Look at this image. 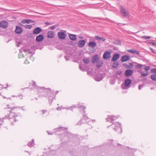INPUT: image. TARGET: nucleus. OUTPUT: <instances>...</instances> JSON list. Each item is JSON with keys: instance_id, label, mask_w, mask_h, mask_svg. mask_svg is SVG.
Instances as JSON below:
<instances>
[{"instance_id": "obj_37", "label": "nucleus", "mask_w": 156, "mask_h": 156, "mask_svg": "<svg viewBox=\"0 0 156 156\" xmlns=\"http://www.w3.org/2000/svg\"><path fill=\"white\" fill-rule=\"evenodd\" d=\"M32 26L31 25H26L25 26L26 28L28 29H30L32 27Z\"/></svg>"}, {"instance_id": "obj_59", "label": "nucleus", "mask_w": 156, "mask_h": 156, "mask_svg": "<svg viewBox=\"0 0 156 156\" xmlns=\"http://www.w3.org/2000/svg\"><path fill=\"white\" fill-rule=\"evenodd\" d=\"M113 49L114 50H117V49H116V47H114L113 48Z\"/></svg>"}, {"instance_id": "obj_6", "label": "nucleus", "mask_w": 156, "mask_h": 156, "mask_svg": "<svg viewBox=\"0 0 156 156\" xmlns=\"http://www.w3.org/2000/svg\"><path fill=\"white\" fill-rule=\"evenodd\" d=\"M111 52L109 51H105L103 55V58L104 59H107L110 58Z\"/></svg>"}, {"instance_id": "obj_47", "label": "nucleus", "mask_w": 156, "mask_h": 156, "mask_svg": "<svg viewBox=\"0 0 156 156\" xmlns=\"http://www.w3.org/2000/svg\"><path fill=\"white\" fill-rule=\"evenodd\" d=\"M26 19H24L21 21V23L23 24H25L26 23Z\"/></svg>"}, {"instance_id": "obj_53", "label": "nucleus", "mask_w": 156, "mask_h": 156, "mask_svg": "<svg viewBox=\"0 0 156 156\" xmlns=\"http://www.w3.org/2000/svg\"><path fill=\"white\" fill-rule=\"evenodd\" d=\"M42 114H44L46 112H47V110H43L42 111Z\"/></svg>"}, {"instance_id": "obj_48", "label": "nucleus", "mask_w": 156, "mask_h": 156, "mask_svg": "<svg viewBox=\"0 0 156 156\" xmlns=\"http://www.w3.org/2000/svg\"><path fill=\"white\" fill-rule=\"evenodd\" d=\"M144 87V85H140L139 86V87H138V89L139 90H140L141 89V88L142 87Z\"/></svg>"}, {"instance_id": "obj_40", "label": "nucleus", "mask_w": 156, "mask_h": 156, "mask_svg": "<svg viewBox=\"0 0 156 156\" xmlns=\"http://www.w3.org/2000/svg\"><path fill=\"white\" fill-rule=\"evenodd\" d=\"M64 58L66 59V60L68 61L69 60L70 58V56L67 55H65L64 56Z\"/></svg>"}, {"instance_id": "obj_39", "label": "nucleus", "mask_w": 156, "mask_h": 156, "mask_svg": "<svg viewBox=\"0 0 156 156\" xmlns=\"http://www.w3.org/2000/svg\"><path fill=\"white\" fill-rule=\"evenodd\" d=\"M152 37L150 36H143L141 37V38H144L145 39H150Z\"/></svg>"}, {"instance_id": "obj_19", "label": "nucleus", "mask_w": 156, "mask_h": 156, "mask_svg": "<svg viewBox=\"0 0 156 156\" xmlns=\"http://www.w3.org/2000/svg\"><path fill=\"white\" fill-rule=\"evenodd\" d=\"M68 37L70 39L73 41H76L77 39L76 36L75 34H69Z\"/></svg>"}, {"instance_id": "obj_20", "label": "nucleus", "mask_w": 156, "mask_h": 156, "mask_svg": "<svg viewBox=\"0 0 156 156\" xmlns=\"http://www.w3.org/2000/svg\"><path fill=\"white\" fill-rule=\"evenodd\" d=\"M99 61L98 55L97 54L94 56L92 58V61L93 63H96Z\"/></svg>"}, {"instance_id": "obj_56", "label": "nucleus", "mask_w": 156, "mask_h": 156, "mask_svg": "<svg viewBox=\"0 0 156 156\" xmlns=\"http://www.w3.org/2000/svg\"><path fill=\"white\" fill-rule=\"evenodd\" d=\"M73 107V108H74V105L73 106L71 107H70L69 108V109L71 110L72 111V108Z\"/></svg>"}, {"instance_id": "obj_43", "label": "nucleus", "mask_w": 156, "mask_h": 156, "mask_svg": "<svg viewBox=\"0 0 156 156\" xmlns=\"http://www.w3.org/2000/svg\"><path fill=\"white\" fill-rule=\"evenodd\" d=\"M150 68V67L149 66H146L144 68V69L146 71H147L148 70H149Z\"/></svg>"}, {"instance_id": "obj_44", "label": "nucleus", "mask_w": 156, "mask_h": 156, "mask_svg": "<svg viewBox=\"0 0 156 156\" xmlns=\"http://www.w3.org/2000/svg\"><path fill=\"white\" fill-rule=\"evenodd\" d=\"M140 51H138L134 50V53L136 54L137 55H139L140 54Z\"/></svg>"}, {"instance_id": "obj_34", "label": "nucleus", "mask_w": 156, "mask_h": 156, "mask_svg": "<svg viewBox=\"0 0 156 156\" xmlns=\"http://www.w3.org/2000/svg\"><path fill=\"white\" fill-rule=\"evenodd\" d=\"M143 65L140 64H137V65L136 66V68L138 69H140L142 68Z\"/></svg>"}, {"instance_id": "obj_7", "label": "nucleus", "mask_w": 156, "mask_h": 156, "mask_svg": "<svg viewBox=\"0 0 156 156\" xmlns=\"http://www.w3.org/2000/svg\"><path fill=\"white\" fill-rule=\"evenodd\" d=\"M23 31L22 28L18 26H16V28L15 30V32L17 34H21Z\"/></svg>"}, {"instance_id": "obj_29", "label": "nucleus", "mask_w": 156, "mask_h": 156, "mask_svg": "<svg viewBox=\"0 0 156 156\" xmlns=\"http://www.w3.org/2000/svg\"><path fill=\"white\" fill-rule=\"evenodd\" d=\"M151 79L154 81H156V74H152L151 75Z\"/></svg>"}, {"instance_id": "obj_55", "label": "nucleus", "mask_w": 156, "mask_h": 156, "mask_svg": "<svg viewBox=\"0 0 156 156\" xmlns=\"http://www.w3.org/2000/svg\"><path fill=\"white\" fill-rule=\"evenodd\" d=\"M45 24L46 25H50L51 24L50 23L48 22H46L45 23Z\"/></svg>"}, {"instance_id": "obj_31", "label": "nucleus", "mask_w": 156, "mask_h": 156, "mask_svg": "<svg viewBox=\"0 0 156 156\" xmlns=\"http://www.w3.org/2000/svg\"><path fill=\"white\" fill-rule=\"evenodd\" d=\"M119 65V63L118 62H116L113 64L112 67L116 69Z\"/></svg>"}, {"instance_id": "obj_46", "label": "nucleus", "mask_w": 156, "mask_h": 156, "mask_svg": "<svg viewBox=\"0 0 156 156\" xmlns=\"http://www.w3.org/2000/svg\"><path fill=\"white\" fill-rule=\"evenodd\" d=\"M122 73V72L121 71H118L116 72V74L118 75H121Z\"/></svg>"}, {"instance_id": "obj_14", "label": "nucleus", "mask_w": 156, "mask_h": 156, "mask_svg": "<svg viewBox=\"0 0 156 156\" xmlns=\"http://www.w3.org/2000/svg\"><path fill=\"white\" fill-rule=\"evenodd\" d=\"M133 73V71L132 70L129 69L126 70L125 73V76H131Z\"/></svg>"}, {"instance_id": "obj_16", "label": "nucleus", "mask_w": 156, "mask_h": 156, "mask_svg": "<svg viewBox=\"0 0 156 156\" xmlns=\"http://www.w3.org/2000/svg\"><path fill=\"white\" fill-rule=\"evenodd\" d=\"M130 56L127 55L122 56L121 58V61L122 62H127L129 59Z\"/></svg>"}, {"instance_id": "obj_58", "label": "nucleus", "mask_w": 156, "mask_h": 156, "mask_svg": "<svg viewBox=\"0 0 156 156\" xmlns=\"http://www.w3.org/2000/svg\"><path fill=\"white\" fill-rule=\"evenodd\" d=\"M23 51H24L25 52L26 51H27V50L25 49L24 48H23Z\"/></svg>"}, {"instance_id": "obj_17", "label": "nucleus", "mask_w": 156, "mask_h": 156, "mask_svg": "<svg viewBox=\"0 0 156 156\" xmlns=\"http://www.w3.org/2000/svg\"><path fill=\"white\" fill-rule=\"evenodd\" d=\"M97 44L95 41H90L88 44V46L89 47L94 48L96 46Z\"/></svg>"}, {"instance_id": "obj_24", "label": "nucleus", "mask_w": 156, "mask_h": 156, "mask_svg": "<svg viewBox=\"0 0 156 156\" xmlns=\"http://www.w3.org/2000/svg\"><path fill=\"white\" fill-rule=\"evenodd\" d=\"M65 129V128L63 127H59L54 129L56 132H61L63 131Z\"/></svg>"}, {"instance_id": "obj_28", "label": "nucleus", "mask_w": 156, "mask_h": 156, "mask_svg": "<svg viewBox=\"0 0 156 156\" xmlns=\"http://www.w3.org/2000/svg\"><path fill=\"white\" fill-rule=\"evenodd\" d=\"M83 65H80L79 66V69L80 70L83 71H86V68Z\"/></svg>"}, {"instance_id": "obj_33", "label": "nucleus", "mask_w": 156, "mask_h": 156, "mask_svg": "<svg viewBox=\"0 0 156 156\" xmlns=\"http://www.w3.org/2000/svg\"><path fill=\"white\" fill-rule=\"evenodd\" d=\"M140 74L143 76H146L148 75V71H147V73H144L142 71L140 73Z\"/></svg>"}, {"instance_id": "obj_22", "label": "nucleus", "mask_w": 156, "mask_h": 156, "mask_svg": "<svg viewBox=\"0 0 156 156\" xmlns=\"http://www.w3.org/2000/svg\"><path fill=\"white\" fill-rule=\"evenodd\" d=\"M94 39L97 40L99 41H104L105 40V39L104 38L100 37L98 36H95L94 37Z\"/></svg>"}, {"instance_id": "obj_13", "label": "nucleus", "mask_w": 156, "mask_h": 156, "mask_svg": "<svg viewBox=\"0 0 156 156\" xmlns=\"http://www.w3.org/2000/svg\"><path fill=\"white\" fill-rule=\"evenodd\" d=\"M8 24V22L5 21H2L0 22V27L2 28H5L7 27Z\"/></svg>"}, {"instance_id": "obj_52", "label": "nucleus", "mask_w": 156, "mask_h": 156, "mask_svg": "<svg viewBox=\"0 0 156 156\" xmlns=\"http://www.w3.org/2000/svg\"><path fill=\"white\" fill-rule=\"evenodd\" d=\"M47 132L48 135H52L54 133V132L53 133H50L49 131H47Z\"/></svg>"}, {"instance_id": "obj_38", "label": "nucleus", "mask_w": 156, "mask_h": 156, "mask_svg": "<svg viewBox=\"0 0 156 156\" xmlns=\"http://www.w3.org/2000/svg\"><path fill=\"white\" fill-rule=\"evenodd\" d=\"M26 23L27 24L30 23H34V21L30 20L29 19H26Z\"/></svg>"}, {"instance_id": "obj_42", "label": "nucleus", "mask_w": 156, "mask_h": 156, "mask_svg": "<svg viewBox=\"0 0 156 156\" xmlns=\"http://www.w3.org/2000/svg\"><path fill=\"white\" fill-rule=\"evenodd\" d=\"M151 73H153L156 74V69H153L151 70Z\"/></svg>"}, {"instance_id": "obj_63", "label": "nucleus", "mask_w": 156, "mask_h": 156, "mask_svg": "<svg viewBox=\"0 0 156 156\" xmlns=\"http://www.w3.org/2000/svg\"><path fill=\"white\" fill-rule=\"evenodd\" d=\"M20 96H21V97H23V96L22 95H18L17 96V97H20Z\"/></svg>"}, {"instance_id": "obj_64", "label": "nucleus", "mask_w": 156, "mask_h": 156, "mask_svg": "<svg viewBox=\"0 0 156 156\" xmlns=\"http://www.w3.org/2000/svg\"><path fill=\"white\" fill-rule=\"evenodd\" d=\"M7 99H11V98H10V97L8 98Z\"/></svg>"}, {"instance_id": "obj_30", "label": "nucleus", "mask_w": 156, "mask_h": 156, "mask_svg": "<svg viewBox=\"0 0 156 156\" xmlns=\"http://www.w3.org/2000/svg\"><path fill=\"white\" fill-rule=\"evenodd\" d=\"M121 42L120 40H116L113 42V44L116 45H121Z\"/></svg>"}, {"instance_id": "obj_11", "label": "nucleus", "mask_w": 156, "mask_h": 156, "mask_svg": "<svg viewBox=\"0 0 156 156\" xmlns=\"http://www.w3.org/2000/svg\"><path fill=\"white\" fill-rule=\"evenodd\" d=\"M44 38L43 35L40 34L36 37V41L37 42H40L43 41Z\"/></svg>"}, {"instance_id": "obj_57", "label": "nucleus", "mask_w": 156, "mask_h": 156, "mask_svg": "<svg viewBox=\"0 0 156 156\" xmlns=\"http://www.w3.org/2000/svg\"><path fill=\"white\" fill-rule=\"evenodd\" d=\"M152 44L154 46H156V43H154L153 42Z\"/></svg>"}, {"instance_id": "obj_49", "label": "nucleus", "mask_w": 156, "mask_h": 156, "mask_svg": "<svg viewBox=\"0 0 156 156\" xmlns=\"http://www.w3.org/2000/svg\"><path fill=\"white\" fill-rule=\"evenodd\" d=\"M124 65L126 68H130L129 67H129V65L126 64H124Z\"/></svg>"}, {"instance_id": "obj_8", "label": "nucleus", "mask_w": 156, "mask_h": 156, "mask_svg": "<svg viewBox=\"0 0 156 156\" xmlns=\"http://www.w3.org/2000/svg\"><path fill=\"white\" fill-rule=\"evenodd\" d=\"M120 54L119 53H115L112 58V61L113 62H115L120 57Z\"/></svg>"}, {"instance_id": "obj_61", "label": "nucleus", "mask_w": 156, "mask_h": 156, "mask_svg": "<svg viewBox=\"0 0 156 156\" xmlns=\"http://www.w3.org/2000/svg\"><path fill=\"white\" fill-rule=\"evenodd\" d=\"M79 38L80 39H82L83 38V37L82 36H81V37H79Z\"/></svg>"}, {"instance_id": "obj_4", "label": "nucleus", "mask_w": 156, "mask_h": 156, "mask_svg": "<svg viewBox=\"0 0 156 156\" xmlns=\"http://www.w3.org/2000/svg\"><path fill=\"white\" fill-rule=\"evenodd\" d=\"M66 34L60 31L58 33V38L60 40H64L66 37Z\"/></svg>"}, {"instance_id": "obj_36", "label": "nucleus", "mask_w": 156, "mask_h": 156, "mask_svg": "<svg viewBox=\"0 0 156 156\" xmlns=\"http://www.w3.org/2000/svg\"><path fill=\"white\" fill-rule=\"evenodd\" d=\"M57 26L56 25H54L52 26H50L49 27V29L50 30H53Z\"/></svg>"}, {"instance_id": "obj_10", "label": "nucleus", "mask_w": 156, "mask_h": 156, "mask_svg": "<svg viewBox=\"0 0 156 156\" xmlns=\"http://www.w3.org/2000/svg\"><path fill=\"white\" fill-rule=\"evenodd\" d=\"M86 43V41L85 40H80L78 42V46L80 48H82L84 46Z\"/></svg>"}, {"instance_id": "obj_51", "label": "nucleus", "mask_w": 156, "mask_h": 156, "mask_svg": "<svg viewBox=\"0 0 156 156\" xmlns=\"http://www.w3.org/2000/svg\"><path fill=\"white\" fill-rule=\"evenodd\" d=\"M147 41L148 43L150 44H152V43L153 42L151 41L150 40H148Z\"/></svg>"}, {"instance_id": "obj_27", "label": "nucleus", "mask_w": 156, "mask_h": 156, "mask_svg": "<svg viewBox=\"0 0 156 156\" xmlns=\"http://www.w3.org/2000/svg\"><path fill=\"white\" fill-rule=\"evenodd\" d=\"M83 119H83H83H85V121L87 120L88 119H89V118L86 115H85V111H83Z\"/></svg>"}, {"instance_id": "obj_1", "label": "nucleus", "mask_w": 156, "mask_h": 156, "mask_svg": "<svg viewBox=\"0 0 156 156\" xmlns=\"http://www.w3.org/2000/svg\"><path fill=\"white\" fill-rule=\"evenodd\" d=\"M32 86L34 87V88H37V87L38 90H43V91L45 93V94H43L42 96L44 97H48V98L49 104H51L55 96L54 95L53 92L51 91L50 88H45L44 87H37L36 85L35 82H33V84H32Z\"/></svg>"}, {"instance_id": "obj_12", "label": "nucleus", "mask_w": 156, "mask_h": 156, "mask_svg": "<svg viewBox=\"0 0 156 156\" xmlns=\"http://www.w3.org/2000/svg\"><path fill=\"white\" fill-rule=\"evenodd\" d=\"M47 37L48 38H52L55 36L54 32L53 31H49L47 33Z\"/></svg>"}, {"instance_id": "obj_54", "label": "nucleus", "mask_w": 156, "mask_h": 156, "mask_svg": "<svg viewBox=\"0 0 156 156\" xmlns=\"http://www.w3.org/2000/svg\"><path fill=\"white\" fill-rule=\"evenodd\" d=\"M56 109H57V110H61L62 109V108H61V107H58Z\"/></svg>"}, {"instance_id": "obj_3", "label": "nucleus", "mask_w": 156, "mask_h": 156, "mask_svg": "<svg viewBox=\"0 0 156 156\" xmlns=\"http://www.w3.org/2000/svg\"><path fill=\"white\" fill-rule=\"evenodd\" d=\"M120 11L122 15L125 18H129V14L127 11L124 9L122 6H121Z\"/></svg>"}, {"instance_id": "obj_15", "label": "nucleus", "mask_w": 156, "mask_h": 156, "mask_svg": "<svg viewBox=\"0 0 156 156\" xmlns=\"http://www.w3.org/2000/svg\"><path fill=\"white\" fill-rule=\"evenodd\" d=\"M7 108H10L11 109V110L9 111L11 115L13 113V112H12V111H13L14 109L16 108H20V109H22L23 111H24L25 110V109L23 108L24 106H23L22 107H13L10 108L9 107V105H7Z\"/></svg>"}, {"instance_id": "obj_21", "label": "nucleus", "mask_w": 156, "mask_h": 156, "mask_svg": "<svg viewBox=\"0 0 156 156\" xmlns=\"http://www.w3.org/2000/svg\"><path fill=\"white\" fill-rule=\"evenodd\" d=\"M13 117L11 118H10L8 120L11 122V124L12 125H13V122H16V119L15 118L17 117V115H12Z\"/></svg>"}, {"instance_id": "obj_25", "label": "nucleus", "mask_w": 156, "mask_h": 156, "mask_svg": "<svg viewBox=\"0 0 156 156\" xmlns=\"http://www.w3.org/2000/svg\"><path fill=\"white\" fill-rule=\"evenodd\" d=\"M34 140L33 139L32 140L31 142H28L27 144V145L29 147H31L34 146Z\"/></svg>"}, {"instance_id": "obj_2", "label": "nucleus", "mask_w": 156, "mask_h": 156, "mask_svg": "<svg viewBox=\"0 0 156 156\" xmlns=\"http://www.w3.org/2000/svg\"><path fill=\"white\" fill-rule=\"evenodd\" d=\"M118 118L117 116H114L113 115H108L107 117L106 118L107 122H110L112 123V124L111 125L112 128L116 132L118 129H119L121 131L120 133L122 132V128L121 127V124L119 122H113V121L116 120Z\"/></svg>"}, {"instance_id": "obj_32", "label": "nucleus", "mask_w": 156, "mask_h": 156, "mask_svg": "<svg viewBox=\"0 0 156 156\" xmlns=\"http://www.w3.org/2000/svg\"><path fill=\"white\" fill-rule=\"evenodd\" d=\"M83 62L85 64H87L89 63V60L88 58H85L83 59Z\"/></svg>"}, {"instance_id": "obj_62", "label": "nucleus", "mask_w": 156, "mask_h": 156, "mask_svg": "<svg viewBox=\"0 0 156 156\" xmlns=\"http://www.w3.org/2000/svg\"><path fill=\"white\" fill-rule=\"evenodd\" d=\"M58 93V91H56V94H57Z\"/></svg>"}, {"instance_id": "obj_35", "label": "nucleus", "mask_w": 156, "mask_h": 156, "mask_svg": "<svg viewBox=\"0 0 156 156\" xmlns=\"http://www.w3.org/2000/svg\"><path fill=\"white\" fill-rule=\"evenodd\" d=\"M84 123L83 119H81L77 123L76 125H81L82 124Z\"/></svg>"}, {"instance_id": "obj_60", "label": "nucleus", "mask_w": 156, "mask_h": 156, "mask_svg": "<svg viewBox=\"0 0 156 156\" xmlns=\"http://www.w3.org/2000/svg\"><path fill=\"white\" fill-rule=\"evenodd\" d=\"M21 44L20 43H19L17 45V47H20V45Z\"/></svg>"}, {"instance_id": "obj_41", "label": "nucleus", "mask_w": 156, "mask_h": 156, "mask_svg": "<svg viewBox=\"0 0 156 156\" xmlns=\"http://www.w3.org/2000/svg\"><path fill=\"white\" fill-rule=\"evenodd\" d=\"M127 51L129 52H131L133 53H134V50L133 49H128L127 50Z\"/></svg>"}, {"instance_id": "obj_5", "label": "nucleus", "mask_w": 156, "mask_h": 156, "mask_svg": "<svg viewBox=\"0 0 156 156\" xmlns=\"http://www.w3.org/2000/svg\"><path fill=\"white\" fill-rule=\"evenodd\" d=\"M104 78L102 74L98 73L95 78V80L97 81H100Z\"/></svg>"}, {"instance_id": "obj_50", "label": "nucleus", "mask_w": 156, "mask_h": 156, "mask_svg": "<svg viewBox=\"0 0 156 156\" xmlns=\"http://www.w3.org/2000/svg\"><path fill=\"white\" fill-rule=\"evenodd\" d=\"M3 122V119H0V126L2 124Z\"/></svg>"}, {"instance_id": "obj_26", "label": "nucleus", "mask_w": 156, "mask_h": 156, "mask_svg": "<svg viewBox=\"0 0 156 156\" xmlns=\"http://www.w3.org/2000/svg\"><path fill=\"white\" fill-rule=\"evenodd\" d=\"M79 105V104H78V105L77 106H76L75 105H74V108H78L80 109H82V108H83L84 109H85L86 108V107L85 106H83L82 105Z\"/></svg>"}, {"instance_id": "obj_45", "label": "nucleus", "mask_w": 156, "mask_h": 156, "mask_svg": "<svg viewBox=\"0 0 156 156\" xmlns=\"http://www.w3.org/2000/svg\"><path fill=\"white\" fill-rule=\"evenodd\" d=\"M129 67H129L130 68H131V69H132L133 68V64L132 63H129Z\"/></svg>"}, {"instance_id": "obj_9", "label": "nucleus", "mask_w": 156, "mask_h": 156, "mask_svg": "<svg viewBox=\"0 0 156 156\" xmlns=\"http://www.w3.org/2000/svg\"><path fill=\"white\" fill-rule=\"evenodd\" d=\"M42 31V29L40 27H37L35 28L33 31L34 34L37 35L40 33Z\"/></svg>"}, {"instance_id": "obj_18", "label": "nucleus", "mask_w": 156, "mask_h": 156, "mask_svg": "<svg viewBox=\"0 0 156 156\" xmlns=\"http://www.w3.org/2000/svg\"><path fill=\"white\" fill-rule=\"evenodd\" d=\"M132 80L131 79L127 78L125 80L124 86L126 87H128L131 83Z\"/></svg>"}, {"instance_id": "obj_23", "label": "nucleus", "mask_w": 156, "mask_h": 156, "mask_svg": "<svg viewBox=\"0 0 156 156\" xmlns=\"http://www.w3.org/2000/svg\"><path fill=\"white\" fill-rule=\"evenodd\" d=\"M96 63V66L98 68H99L101 67L103 64V62L101 60H99Z\"/></svg>"}]
</instances>
